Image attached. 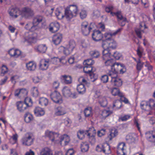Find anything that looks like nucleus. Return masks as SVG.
<instances>
[{
	"label": "nucleus",
	"mask_w": 155,
	"mask_h": 155,
	"mask_svg": "<svg viewBox=\"0 0 155 155\" xmlns=\"http://www.w3.org/2000/svg\"><path fill=\"white\" fill-rule=\"evenodd\" d=\"M78 11V7L76 5H70L65 8L64 17L67 20H70L76 16Z\"/></svg>",
	"instance_id": "nucleus-1"
},
{
	"label": "nucleus",
	"mask_w": 155,
	"mask_h": 155,
	"mask_svg": "<svg viewBox=\"0 0 155 155\" xmlns=\"http://www.w3.org/2000/svg\"><path fill=\"white\" fill-rule=\"evenodd\" d=\"M20 13V16L25 18H29L34 15L33 11L27 7L22 8Z\"/></svg>",
	"instance_id": "nucleus-2"
},
{
	"label": "nucleus",
	"mask_w": 155,
	"mask_h": 155,
	"mask_svg": "<svg viewBox=\"0 0 155 155\" xmlns=\"http://www.w3.org/2000/svg\"><path fill=\"white\" fill-rule=\"evenodd\" d=\"M34 140V138L33 137L32 134L27 133L22 138L21 142L23 145L29 146L33 143Z\"/></svg>",
	"instance_id": "nucleus-3"
},
{
	"label": "nucleus",
	"mask_w": 155,
	"mask_h": 155,
	"mask_svg": "<svg viewBox=\"0 0 155 155\" xmlns=\"http://www.w3.org/2000/svg\"><path fill=\"white\" fill-rule=\"evenodd\" d=\"M76 46V43L74 40H71L68 44L66 45V48L63 47V51L66 55L69 54L73 50Z\"/></svg>",
	"instance_id": "nucleus-4"
},
{
	"label": "nucleus",
	"mask_w": 155,
	"mask_h": 155,
	"mask_svg": "<svg viewBox=\"0 0 155 155\" xmlns=\"http://www.w3.org/2000/svg\"><path fill=\"white\" fill-rule=\"evenodd\" d=\"M122 30V28H120L114 33L108 32L105 33L104 34V37H103L102 43H105L106 42H107L113 39L112 38V36L115 35Z\"/></svg>",
	"instance_id": "nucleus-5"
},
{
	"label": "nucleus",
	"mask_w": 155,
	"mask_h": 155,
	"mask_svg": "<svg viewBox=\"0 0 155 155\" xmlns=\"http://www.w3.org/2000/svg\"><path fill=\"white\" fill-rule=\"evenodd\" d=\"M36 34L35 33L31 32L27 33L25 34V37L24 38V42L28 43H35L36 40Z\"/></svg>",
	"instance_id": "nucleus-6"
},
{
	"label": "nucleus",
	"mask_w": 155,
	"mask_h": 155,
	"mask_svg": "<svg viewBox=\"0 0 155 155\" xmlns=\"http://www.w3.org/2000/svg\"><path fill=\"white\" fill-rule=\"evenodd\" d=\"M50 97L53 101L57 104H61L63 102L62 97L58 92L55 91L50 94Z\"/></svg>",
	"instance_id": "nucleus-7"
},
{
	"label": "nucleus",
	"mask_w": 155,
	"mask_h": 155,
	"mask_svg": "<svg viewBox=\"0 0 155 155\" xmlns=\"http://www.w3.org/2000/svg\"><path fill=\"white\" fill-rule=\"evenodd\" d=\"M63 94L64 96L66 97H71L72 98H76V93H72L71 91V90L67 87H64L62 90Z\"/></svg>",
	"instance_id": "nucleus-8"
},
{
	"label": "nucleus",
	"mask_w": 155,
	"mask_h": 155,
	"mask_svg": "<svg viewBox=\"0 0 155 155\" xmlns=\"http://www.w3.org/2000/svg\"><path fill=\"white\" fill-rule=\"evenodd\" d=\"M92 28L88 26V23L86 21L83 22L81 24V30L82 34L85 36L88 35Z\"/></svg>",
	"instance_id": "nucleus-9"
},
{
	"label": "nucleus",
	"mask_w": 155,
	"mask_h": 155,
	"mask_svg": "<svg viewBox=\"0 0 155 155\" xmlns=\"http://www.w3.org/2000/svg\"><path fill=\"white\" fill-rule=\"evenodd\" d=\"M102 46L103 48H108L109 49H115L116 48L117 44L116 41L113 39L106 42L105 43H102Z\"/></svg>",
	"instance_id": "nucleus-10"
},
{
	"label": "nucleus",
	"mask_w": 155,
	"mask_h": 155,
	"mask_svg": "<svg viewBox=\"0 0 155 155\" xmlns=\"http://www.w3.org/2000/svg\"><path fill=\"white\" fill-rule=\"evenodd\" d=\"M44 20V18L43 16L39 15L36 16L33 18L32 22L33 25L31 26V29L35 30V27Z\"/></svg>",
	"instance_id": "nucleus-11"
},
{
	"label": "nucleus",
	"mask_w": 155,
	"mask_h": 155,
	"mask_svg": "<svg viewBox=\"0 0 155 155\" xmlns=\"http://www.w3.org/2000/svg\"><path fill=\"white\" fill-rule=\"evenodd\" d=\"M103 61H104V62L105 66H110L111 67V68L114 67H115L116 68L117 67H122L123 66V65L121 64L114 63L113 60L112 58Z\"/></svg>",
	"instance_id": "nucleus-12"
},
{
	"label": "nucleus",
	"mask_w": 155,
	"mask_h": 155,
	"mask_svg": "<svg viewBox=\"0 0 155 155\" xmlns=\"http://www.w3.org/2000/svg\"><path fill=\"white\" fill-rule=\"evenodd\" d=\"M93 39L96 41L102 40L103 36L101 32L99 30L94 31L92 34Z\"/></svg>",
	"instance_id": "nucleus-13"
},
{
	"label": "nucleus",
	"mask_w": 155,
	"mask_h": 155,
	"mask_svg": "<svg viewBox=\"0 0 155 155\" xmlns=\"http://www.w3.org/2000/svg\"><path fill=\"white\" fill-rule=\"evenodd\" d=\"M8 12L10 15L13 18H16L20 16L21 10L17 8H12L8 11Z\"/></svg>",
	"instance_id": "nucleus-14"
},
{
	"label": "nucleus",
	"mask_w": 155,
	"mask_h": 155,
	"mask_svg": "<svg viewBox=\"0 0 155 155\" xmlns=\"http://www.w3.org/2000/svg\"><path fill=\"white\" fill-rule=\"evenodd\" d=\"M17 109L20 112H24L29 106L28 104H25L21 101L17 102Z\"/></svg>",
	"instance_id": "nucleus-15"
},
{
	"label": "nucleus",
	"mask_w": 155,
	"mask_h": 155,
	"mask_svg": "<svg viewBox=\"0 0 155 155\" xmlns=\"http://www.w3.org/2000/svg\"><path fill=\"white\" fill-rule=\"evenodd\" d=\"M49 60L48 59L41 60L40 62L39 68L42 70H47L49 64Z\"/></svg>",
	"instance_id": "nucleus-16"
},
{
	"label": "nucleus",
	"mask_w": 155,
	"mask_h": 155,
	"mask_svg": "<svg viewBox=\"0 0 155 155\" xmlns=\"http://www.w3.org/2000/svg\"><path fill=\"white\" fill-rule=\"evenodd\" d=\"M62 38V35L60 33L54 35L52 37V41L54 43L57 45L61 43Z\"/></svg>",
	"instance_id": "nucleus-17"
},
{
	"label": "nucleus",
	"mask_w": 155,
	"mask_h": 155,
	"mask_svg": "<svg viewBox=\"0 0 155 155\" xmlns=\"http://www.w3.org/2000/svg\"><path fill=\"white\" fill-rule=\"evenodd\" d=\"M60 28L59 24L57 22H52L50 24L49 27V31L54 33L58 31Z\"/></svg>",
	"instance_id": "nucleus-18"
},
{
	"label": "nucleus",
	"mask_w": 155,
	"mask_h": 155,
	"mask_svg": "<svg viewBox=\"0 0 155 155\" xmlns=\"http://www.w3.org/2000/svg\"><path fill=\"white\" fill-rule=\"evenodd\" d=\"M61 81L66 84H70L72 83V78L70 75H64L61 76Z\"/></svg>",
	"instance_id": "nucleus-19"
},
{
	"label": "nucleus",
	"mask_w": 155,
	"mask_h": 155,
	"mask_svg": "<svg viewBox=\"0 0 155 155\" xmlns=\"http://www.w3.org/2000/svg\"><path fill=\"white\" fill-rule=\"evenodd\" d=\"M85 65L83 68L84 72L89 74L91 77L93 75V73L95 71V68L91 66Z\"/></svg>",
	"instance_id": "nucleus-20"
},
{
	"label": "nucleus",
	"mask_w": 155,
	"mask_h": 155,
	"mask_svg": "<svg viewBox=\"0 0 155 155\" xmlns=\"http://www.w3.org/2000/svg\"><path fill=\"white\" fill-rule=\"evenodd\" d=\"M110 82L113 85L118 87L121 86L122 84V81L118 76L111 79Z\"/></svg>",
	"instance_id": "nucleus-21"
},
{
	"label": "nucleus",
	"mask_w": 155,
	"mask_h": 155,
	"mask_svg": "<svg viewBox=\"0 0 155 155\" xmlns=\"http://www.w3.org/2000/svg\"><path fill=\"white\" fill-rule=\"evenodd\" d=\"M111 70L109 71L107 74L111 77V79L115 78L118 76L117 74L119 72V70L117 69V67H112L111 68Z\"/></svg>",
	"instance_id": "nucleus-22"
},
{
	"label": "nucleus",
	"mask_w": 155,
	"mask_h": 155,
	"mask_svg": "<svg viewBox=\"0 0 155 155\" xmlns=\"http://www.w3.org/2000/svg\"><path fill=\"white\" fill-rule=\"evenodd\" d=\"M140 107L142 109L146 111H150L152 108L149 102L145 101H143L141 102Z\"/></svg>",
	"instance_id": "nucleus-23"
},
{
	"label": "nucleus",
	"mask_w": 155,
	"mask_h": 155,
	"mask_svg": "<svg viewBox=\"0 0 155 155\" xmlns=\"http://www.w3.org/2000/svg\"><path fill=\"white\" fill-rule=\"evenodd\" d=\"M35 49L37 52L43 53L45 52L47 49V47L45 44L40 45L35 47Z\"/></svg>",
	"instance_id": "nucleus-24"
},
{
	"label": "nucleus",
	"mask_w": 155,
	"mask_h": 155,
	"mask_svg": "<svg viewBox=\"0 0 155 155\" xmlns=\"http://www.w3.org/2000/svg\"><path fill=\"white\" fill-rule=\"evenodd\" d=\"M59 135L57 133L50 132L49 133L48 136L52 141H55L57 142L58 140H59Z\"/></svg>",
	"instance_id": "nucleus-25"
},
{
	"label": "nucleus",
	"mask_w": 155,
	"mask_h": 155,
	"mask_svg": "<svg viewBox=\"0 0 155 155\" xmlns=\"http://www.w3.org/2000/svg\"><path fill=\"white\" fill-rule=\"evenodd\" d=\"M90 130L94 131V134H93L91 135V133H88L87 134V136L88 137L89 141L92 143H94L95 142V136L96 134V130L94 127H92Z\"/></svg>",
	"instance_id": "nucleus-26"
},
{
	"label": "nucleus",
	"mask_w": 155,
	"mask_h": 155,
	"mask_svg": "<svg viewBox=\"0 0 155 155\" xmlns=\"http://www.w3.org/2000/svg\"><path fill=\"white\" fill-rule=\"evenodd\" d=\"M27 69L30 71H34L36 67V64L33 61H30L26 64Z\"/></svg>",
	"instance_id": "nucleus-27"
},
{
	"label": "nucleus",
	"mask_w": 155,
	"mask_h": 155,
	"mask_svg": "<svg viewBox=\"0 0 155 155\" xmlns=\"http://www.w3.org/2000/svg\"><path fill=\"white\" fill-rule=\"evenodd\" d=\"M35 114L37 116L39 117L43 115L45 113L44 109L39 107H37L34 110Z\"/></svg>",
	"instance_id": "nucleus-28"
},
{
	"label": "nucleus",
	"mask_w": 155,
	"mask_h": 155,
	"mask_svg": "<svg viewBox=\"0 0 155 155\" xmlns=\"http://www.w3.org/2000/svg\"><path fill=\"white\" fill-rule=\"evenodd\" d=\"M66 113L64 109L61 106L58 107L56 109L55 114L56 115L59 116L63 115Z\"/></svg>",
	"instance_id": "nucleus-29"
},
{
	"label": "nucleus",
	"mask_w": 155,
	"mask_h": 155,
	"mask_svg": "<svg viewBox=\"0 0 155 155\" xmlns=\"http://www.w3.org/2000/svg\"><path fill=\"white\" fill-rule=\"evenodd\" d=\"M89 145L87 142H82L81 144V151L83 152H85L88 151L89 149Z\"/></svg>",
	"instance_id": "nucleus-30"
},
{
	"label": "nucleus",
	"mask_w": 155,
	"mask_h": 155,
	"mask_svg": "<svg viewBox=\"0 0 155 155\" xmlns=\"http://www.w3.org/2000/svg\"><path fill=\"white\" fill-rule=\"evenodd\" d=\"M40 155H52V154L51 153L50 149L46 147L40 150Z\"/></svg>",
	"instance_id": "nucleus-31"
},
{
	"label": "nucleus",
	"mask_w": 155,
	"mask_h": 155,
	"mask_svg": "<svg viewBox=\"0 0 155 155\" xmlns=\"http://www.w3.org/2000/svg\"><path fill=\"white\" fill-rule=\"evenodd\" d=\"M77 89L79 94H84L86 91L84 84H81L78 85L77 86Z\"/></svg>",
	"instance_id": "nucleus-32"
},
{
	"label": "nucleus",
	"mask_w": 155,
	"mask_h": 155,
	"mask_svg": "<svg viewBox=\"0 0 155 155\" xmlns=\"http://www.w3.org/2000/svg\"><path fill=\"white\" fill-rule=\"evenodd\" d=\"M88 133L87 130H80L77 133V136L78 138L81 140H82L85 137V135Z\"/></svg>",
	"instance_id": "nucleus-33"
},
{
	"label": "nucleus",
	"mask_w": 155,
	"mask_h": 155,
	"mask_svg": "<svg viewBox=\"0 0 155 155\" xmlns=\"http://www.w3.org/2000/svg\"><path fill=\"white\" fill-rule=\"evenodd\" d=\"M61 10V8H58L56 9L55 12V15L59 19H61L64 17V15L62 13Z\"/></svg>",
	"instance_id": "nucleus-34"
},
{
	"label": "nucleus",
	"mask_w": 155,
	"mask_h": 155,
	"mask_svg": "<svg viewBox=\"0 0 155 155\" xmlns=\"http://www.w3.org/2000/svg\"><path fill=\"white\" fill-rule=\"evenodd\" d=\"M117 134L118 132L117 129L112 130L108 136V138L109 140H111L113 138L117 136Z\"/></svg>",
	"instance_id": "nucleus-35"
},
{
	"label": "nucleus",
	"mask_w": 155,
	"mask_h": 155,
	"mask_svg": "<svg viewBox=\"0 0 155 155\" xmlns=\"http://www.w3.org/2000/svg\"><path fill=\"white\" fill-rule=\"evenodd\" d=\"M125 146V143L124 142L120 143L118 144L117 146V152L118 154L121 151L123 153L122 155L125 154V153L124 151V147Z\"/></svg>",
	"instance_id": "nucleus-36"
},
{
	"label": "nucleus",
	"mask_w": 155,
	"mask_h": 155,
	"mask_svg": "<svg viewBox=\"0 0 155 155\" xmlns=\"http://www.w3.org/2000/svg\"><path fill=\"white\" fill-rule=\"evenodd\" d=\"M111 15L112 16H114V15L116 16L117 18V21L125 18L122 15L121 12L120 11H118L116 12H111Z\"/></svg>",
	"instance_id": "nucleus-37"
},
{
	"label": "nucleus",
	"mask_w": 155,
	"mask_h": 155,
	"mask_svg": "<svg viewBox=\"0 0 155 155\" xmlns=\"http://www.w3.org/2000/svg\"><path fill=\"white\" fill-rule=\"evenodd\" d=\"M146 137L149 141L151 142L154 141L155 135V134L152 133V132L151 133L150 132L147 133V134Z\"/></svg>",
	"instance_id": "nucleus-38"
},
{
	"label": "nucleus",
	"mask_w": 155,
	"mask_h": 155,
	"mask_svg": "<svg viewBox=\"0 0 155 155\" xmlns=\"http://www.w3.org/2000/svg\"><path fill=\"white\" fill-rule=\"evenodd\" d=\"M24 120L25 122L28 123L33 119L32 115L28 113H26L25 115Z\"/></svg>",
	"instance_id": "nucleus-39"
},
{
	"label": "nucleus",
	"mask_w": 155,
	"mask_h": 155,
	"mask_svg": "<svg viewBox=\"0 0 155 155\" xmlns=\"http://www.w3.org/2000/svg\"><path fill=\"white\" fill-rule=\"evenodd\" d=\"M90 55L93 58H97L100 55L99 52L97 50L92 51L90 52Z\"/></svg>",
	"instance_id": "nucleus-40"
},
{
	"label": "nucleus",
	"mask_w": 155,
	"mask_h": 155,
	"mask_svg": "<svg viewBox=\"0 0 155 155\" xmlns=\"http://www.w3.org/2000/svg\"><path fill=\"white\" fill-rule=\"evenodd\" d=\"M103 152L106 154H109L111 153L110 147L108 144L104 145Z\"/></svg>",
	"instance_id": "nucleus-41"
},
{
	"label": "nucleus",
	"mask_w": 155,
	"mask_h": 155,
	"mask_svg": "<svg viewBox=\"0 0 155 155\" xmlns=\"http://www.w3.org/2000/svg\"><path fill=\"white\" fill-rule=\"evenodd\" d=\"M48 103V100L46 98L41 97L39 100V104L42 106H46Z\"/></svg>",
	"instance_id": "nucleus-42"
},
{
	"label": "nucleus",
	"mask_w": 155,
	"mask_h": 155,
	"mask_svg": "<svg viewBox=\"0 0 155 155\" xmlns=\"http://www.w3.org/2000/svg\"><path fill=\"white\" fill-rule=\"evenodd\" d=\"M122 105V103L120 101H117L114 103L113 108L115 110L119 109L121 108Z\"/></svg>",
	"instance_id": "nucleus-43"
},
{
	"label": "nucleus",
	"mask_w": 155,
	"mask_h": 155,
	"mask_svg": "<svg viewBox=\"0 0 155 155\" xmlns=\"http://www.w3.org/2000/svg\"><path fill=\"white\" fill-rule=\"evenodd\" d=\"M99 102L101 106L103 107H106L107 104V101L105 97H100L99 98Z\"/></svg>",
	"instance_id": "nucleus-44"
},
{
	"label": "nucleus",
	"mask_w": 155,
	"mask_h": 155,
	"mask_svg": "<svg viewBox=\"0 0 155 155\" xmlns=\"http://www.w3.org/2000/svg\"><path fill=\"white\" fill-rule=\"evenodd\" d=\"M91 107H87L84 110V114L86 117H91L92 114Z\"/></svg>",
	"instance_id": "nucleus-45"
},
{
	"label": "nucleus",
	"mask_w": 155,
	"mask_h": 155,
	"mask_svg": "<svg viewBox=\"0 0 155 155\" xmlns=\"http://www.w3.org/2000/svg\"><path fill=\"white\" fill-rule=\"evenodd\" d=\"M31 94L34 97H38L39 94L38 88L36 87H33L31 90Z\"/></svg>",
	"instance_id": "nucleus-46"
},
{
	"label": "nucleus",
	"mask_w": 155,
	"mask_h": 155,
	"mask_svg": "<svg viewBox=\"0 0 155 155\" xmlns=\"http://www.w3.org/2000/svg\"><path fill=\"white\" fill-rule=\"evenodd\" d=\"M111 94L114 96L119 95L120 96H121L119 90L117 87H114L112 89L111 91Z\"/></svg>",
	"instance_id": "nucleus-47"
},
{
	"label": "nucleus",
	"mask_w": 155,
	"mask_h": 155,
	"mask_svg": "<svg viewBox=\"0 0 155 155\" xmlns=\"http://www.w3.org/2000/svg\"><path fill=\"white\" fill-rule=\"evenodd\" d=\"M143 64L144 63L141 62L140 59L139 58L138 61H137L136 65V68L138 71H139L141 70L143 67Z\"/></svg>",
	"instance_id": "nucleus-48"
},
{
	"label": "nucleus",
	"mask_w": 155,
	"mask_h": 155,
	"mask_svg": "<svg viewBox=\"0 0 155 155\" xmlns=\"http://www.w3.org/2000/svg\"><path fill=\"white\" fill-rule=\"evenodd\" d=\"M112 113V112L110 110H104L102 112L101 115L105 119Z\"/></svg>",
	"instance_id": "nucleus-49"
},
{
	"label": "nucleus",
	"mask_w": 155,
	"mask_h": 155,
	"mask_svg": "<svg viewBox=\"0 0 155 155\" xmlns=\"http://www.w3.org/2000/svg\"><path fill=\"white\" fill-rule=\"evenodd\" d=\"M94 63V61L92 59H88L85 60L84 62L85 65L91 66H92Z\"/></svg>",
	"instance_id": "nucleus-50"
},
{
	"label": "nucleus",
	"mask_w": 155,
	"mask_h": 155,
	"mask_svg": "<svg viewBox=\"0 0 155 155\" xmlns=\"http://www.w3.org/2000/svg\"><path fill=\"white\" fill-rule=\"evenodd\" d=\"M117 21L119 25L121 26H124L125 25L127 21V19L125 17Z\"/></svg>",
	"instance_id": "nucleus-51"
},
{
	"label": "nucleus",
	"mask_w": 155,
	"mask_h": 155,
	"mask_svg": "<svg viewBox=\"0 0 155 155\" xmlns=\"http://www.w3.org/2000/svg\"><path fill=\"white\" fill-rule=\"evenodd\" d=\"M108 77L107 75L105 74L101 76V81L103 83H107L108 81Z\"/></svg>",
	"instance_id": "nucleus-52"
},
{
	"label": "nucleus",
	"mask_w": 155,
	"mask_h": 155,
	"mask_svg": "<svg viewBox=\"0 0 155 155\" xmlns=\"http://www.w3.org/2000/svg\"><path fill=\"white\" fill-rule=\"evenodd\" d=\"M8 71L7 67L5 65H3L2 67V71L1 74V76H3Z\"/></svg>",
	"instance_id": "nucleus-53"
},
{
	"label": "nucleus",
	"mask_w": 155,
	"mask_h": 155,
	"mask_svg": "<svg viewBox=\"0 0 155 155\" xmlns=\"http://www.w3.org/2000/svg\"><path fill=\"white\" fill-rule=\"evenodd\" d=\"M126 140L127 142L129 143H130L134 142L135 140V138L131 136H129L127 137Z\"/></svg>",
	"instance_id": "nucleus-54"
},
{
	"label": "nucleus",
	"mask_w": 155,
	"mask_h": 155,
	"mask_svg": "<svg viewBox=\"0 0 155 155\" xmlns=\"http://www.w3.org/2000/svg\"><path fill=\"white\" fill-rule=\"evenodd\" d=\"M122 64L123 65L122 67H117V69H118L120 74H123L126 71V69L125 68L124 65L123 64Z\"/></svg>",
	"instance_id": "nucleus-55"
},
{
	"label": "nucleus",
	"mask_w": 155,
	"mask_h": 155,
	"mask_svg": "<svg viewBox=\"0 0 155 155\" xmlns=\"http://www.w3.org/2000/svg\"><path fill=\"white\" fill-rule=\"evenodd\" d=\"M24 92H26V91L24 89L16 90L15 91V96L18 97L20 94L23 93Z\"/></svg>",
	"instance_id": "nucleus-56"
},
{
	"label": "nucleus",
	"mask_w": 155,
	"mask_h": 155,
	"mask_svg": "<svg viewBox=\"0 0 155 155\" xmlns=\"http://www.w3.org/2000/svg\"><path fill=\"white\" fill-rule=\"evenodd\" d=\"M80 15L81 19H83L85 18L87 16L86 11L84 10H82L80 13Z\"/></svg>",
	"instance_id": "nucleus-57"
},
{
	"label": "nucleus",
	"mask_w": 155,
	"mask_h": 155,
	"mask_svg": "<svg viewBox=\"0 0 155 155\" xmlns=\"http://www.w3.org/2000/svg\"><path fill=\"white\" fill-rule=\"evenodd\" d=\"M105 129H102L97 131V135L99 137H101L105 134Z\"/></svg>",
	"instance_id": "nucleus-58"
},
{
	"label": "nucleus",
	"mask_w": 155,
	"mask_h": 155,
	"mask_svg": "<svg viewBox=\"0 0 155 155\" xmlns=\"http://www.w3.org/2000/svg\"><path fill=\"white\" fill-rule=\"evenodd\" d=\"M121 55L120 54L117 52H114L113 54H112V57L113 56L116 60H119L121 57Z\"/></svg>",
	"instance_id": "nucleus-59"
},
{
	"label": "nucleus",
	"mask_w": 155,
	"mask_h": 155,
	"mask_svg": "<svg viewBox=\"0 0 155 155\" xmlns=\"http://www.w3.org/2000/svg\"><path fill=\"white\" fill-rule=\"evenodd\" d=\"M104 145L100 144L97 145L96 148V150L98 152H103Z\"/></svg>",
	"instance_id": "nucleus-60"
},
{
	"label": "nucleus",
	"mask_w": 155,
	"mask_h": 155,
	"mask_svg": "<svg viewBox=\"0 0 155 155\" xmlns=\"http://www.w3.org/2000/svg\"><path fill=\"white\" fill-rule=\"evenodd\" d=\"M112 56V54H107L106 55H102V60H106L111 59Z\"/></svg>",
	"instance_id": "nucleus-61"
},
{
	"label": "nucleus",
	"mask_w": 155,
	"mask_h": 155,
	"mask_svg": "<svg viewBox=\"0 0 155 155\" xmlns=\"http://www.w3.org/2000/svg\"><path fill=\"white\" fill-rule=\"evenodd\" d=\"M114 8L113 6L111 5H109L105 7V11L107 13H110L112 12V11L113 10Z\"/></svg>",
	"instance_id": "nucleus-62"
},
{
	"label": "nucleus",
	"mask_w": 155,
	"mask_h": 155,
	"mask_svg": "<svg viewBox=\"0 0 155 155\" xmlns=\"http://www.w3.org/2000/svg\"><path fill=\"white\" fill-rule=\"evenodd\" d=\"M104 50L102 51V55H106L111 54L110 52V50L108 48H104Z\"/></svg>",
	"instance_id": "nucleus-63"
},
{
	"label": "nucleus",
	"mask_w": 155,
	"mask_h": 155,
	"mask_svg": "<svg viewBox=\"0 0 155 155\" xmlns=\"http://www.w3.org/2000/svg\"><path fill=\"white\" fill-rule=\"evenodd\" d=\"M74 151L73 148L69 149L66 152V155H74Z\"/></svg>",
	"instance_id": "nucleus-64"
}]
</instances>
